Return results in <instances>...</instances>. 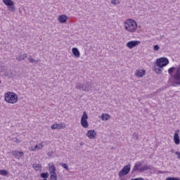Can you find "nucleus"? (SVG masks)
I'll use <instances>...</instances> for the list:
<instances>
[{
  "instance_id": "obj_5",
  "label": "nucleus",
  "mask_w": 180,
  "mask_h": 180,
  "mask_svg": "<svg viewBox=\"0 0 180 180\" xmlns=\"http://www.w3.org/2000/svg\"><path fill=\"white\" fill-rule=\"evenodd\" d=\"M169 64V60L165 57H162L156 60L155 65L160 68H164V67H167V65Z\"/></svg>"
},
{
  "instance_id": "obj_28",
  "label": "nucleus",
  "mask_w": 180,
  "mask_h": 180,
  "mask_svg": "<svg viewBox=\"0 0 180 180\" xmlns=\"http://www.w3.org/2000/svg\"><path fill=\"white\" fill-rule=\"evenodd\" d=\"M57 129H65V125L63 124H56Z\"/></svg>"
},
{
  "instance_id": "obj_39",
  "label": "nucleus",
  "mask_w": 180,
  "mask_h": 180,
  "mask_svg": "<svg viewBox=\"0 0 180 180\" xmlns=\"http://www.w3.org/2000/svg\"><path fill=\"white\" fill-rule=\"evenodd\" d=\"M0 84H2V82L0 80Z\"/></svg>"
},
{
  "instance_id": "obj_21",
  "label": "nucleus",
  "mask_w": 180,
  "mask_h": 180,
  "mask_svg": "<svg viewBox=\"0 0 180 180\" xmlns=\"http://www.w3.org/2000/svg\"><path fill=\"white\" fill-rule=\"evenodd\" d=\"M49 172H42L40 174L41 178H43V179H47L49 178Z\"/></svg>"
},
{
  "instance_id": "obj_18",
  "label": "nucleus",
  "mask_w": 180,
  "mask_h": 180,
  "mask_svg": "<svg viewBox=\"0 0 180 180\" xmlns=\"http://www.w3.org/2000/svg\"><path fill=\"white\" fill-rule=\"evenodd\" d=\"M153 71H155L156 72V74H159V75L162 74L163 68H161L160 67L157 68V67L154 66L153 68Z\"/></svg>"
},
{
  "instance_id": "obj_9",
  "label": "nucleus",
  "mask_w": 180,
  "mask_h": 180,
  "mask_svg": "<svg viewBox=\"0 0 180 180\" xmlns=\"http://www.w3.org/2000/svg\"><path fill=\"white\" fill-rule=\"evenodd\" d=\"M140 43H141L140 41H130L127 43L126 46L128 47V49H134V47H137Z\"/></svg>"
},
{
  "instance_id": "obj_17",
  "label": "nucleus",
  "mask_w": 180,
  "mask_h": 180,
  "mask_svg": "<svg viewBox=\"0 0 180 180\" xmlns=\"http://www.w3.org/2000/svg\"><path fill=\"white\" fill-rule=\"evenodd\" d=\"M25 58H27V54L24 53L23 55H19L15 60H17V61H23V60H25Z\"/></svg>"
},
{
  "instance_id": "obj_19",
  "label": "nucleus",
  "mask_w": 180,
  "mask_h": 180,
  "mask_svg": "<svg viewBox=\"0 0 180 180\" xmlns=\"http://www.w3.org/2000/svg\"><path fill=\"white\" fill-rule=\"evenodd\" d=\"M50 179L51 180H57V173L54 172H52L51 174H50Z\"/></svg>"
},
{
  "instance_id": "obj_10",
  "label": "nucleus",
  "mask_w": 180,
  "mask_h": 180,
  "mask_svg": "<svg viewBox=\"0 0 180 180\" xmlns=\"http://www.w3.org/2000/svg\"><path fill=\"white\" fill-rule=\"evenodd\" d=\"M142 166H143V163H141V162H136L134 168L131 172V175H132V176H134V172H136V171L140 172V167H142Z\"/></svg>"
},
{
  "instance_id": "obj_12",
  "label": "nucleus",
  "mask_w": 180,
  "mask_h": 180,
  "mask_svg": "<svg viewBox=\"0 0 180 180\" xmlns=\"http://www.w3.org/2000/svg\"><path fill=\"white\" fill-rule=\"evenodd\" d=\"M179 130L176 131V132L174 134V142L176 146H179L180 144V139H179Z\"/></svg>"
},
{
  "instance_id": "obj_13",
  "label": "nucleus",
  "mask_w": 180,
  "mask_h": 180,
  "mask_svg": "<svg viewBox=\"0 0 180 180\" xmlns=\"http://www.w3.org/2000/svg\"><path fill=\"white\" fill-rule=\"evenodd\" d=\"M146 75V70H136L135 73V77L139 78H143Z\"/></svg>"
},
{
  "instance_id": "obj_33",
  "label": "nucleus",
  "mask_w": 180,
  "mask_h": 180,
  "mask_svg": "<svg viewBox=\"0 0 180 180\" xmlns=\"http://www.w3.org/2000/svg\"><path fill=\"white\" fill-rule=\"evenodd\" d=\"M51 129H52V130H56L57 129V124H53L51 126Z\"/></svg>"
},
{
  "instance_id": "obj_11",
  "label": "nucleus",
  "mask_w": 180,
  "mask_h": 180,
  "mask_svg": "<svg viewBox=\"0 0 180 180\" xmlns=\"http://www.w3.org/2000/svg\"><path fill=\"white\" fill-rule=\"evenodd\" d=\"M12 155L15 157V158H18L19 160L20 158H22L25 155V153L23 151H18V150H13L11 152Z\"/></svg>"
},
{
  "instance_id": "obj_7",
  "label": "nucleus",
  "mask_w": 180,
  "mask_h": 180,
  "mask_svg": "<svg viewBox=\"0 0 180 180\" xmlns=\"http://www.w3.org/2000/svg\"><path fill=\"white\" fill-rule=\"evenodd\" d=\"M80 123L84 129H86L89 126V124L88 123V114L85 111L83 112Z\"/></svg>"
},
{
  "instance_id": "obj_2",
  "label": "nucleus",
  "mask_w": 180,
  "mask_h": 180,
  "mask_svg": "<svg viewBox=\"0 0 180 180\" xmlns=\"http://www.w3.org/2000/svg\"><path fill=\"white\" fill-rule=\"evenodd\" d=\"M125 30L134 33L137 30V22L133 19H128L124 22Z\"/></svg>"
},
{
  "instance_id": "obj_16",
  "label": "nucleus",
  "mask_w": 180,
  "mask_h": 180,
  "mask_svg": "<svg viewBox=\"0 0 180 180\" xmlns=\"http://www.w3.org/2000/svg\"><path fill=\"white\" fill-rule=\"evenodd\" d=\"M72 53L75 57L77 58H79V56H81V53H79V51L77 48H72Z\"/></svg>"
},
{
  "instance_id": "obj_29",
  "label": "nucleus",
  "mask_w": 180,
  "mask_h": 180,
  "mask_svg": "<svg viewBox=\"0 0 180 180\" xmlns=\"http://www.w3.org/2000/svg\"><path fill=\"white\" fill-rule=\"evenodd\" d=\"M62 167H63V168L66 169V171H70V167H68V165H67L66 163H63L62 165Z\"/></svg>"
},
{
  "instance_id": "obj_3",
  "label": "nucleus",
  "mask_w": 180,
  "mask_h": 180,
  "mask_svg": "<svg viewBox=\"0 0 180 180\" xmlns=\"http://www.w3.org/2000/svg\"><path fill=\"white\" fill-rule=\"evenodd\" d=\"M75 88L79 91H83V92H89V91H91V88H92V86L91 82H86L84 83H77Z\"/></svg>"
},
{
  "instance_id": "obj_15",
  "label": "nucleus",
  "mask_w": 180,
  "mask_h": 180,
  "mask_svg": "<svg viewBox=\"0 0 180 180\" xmlns=\"http://www.w3.org/2000/svg\"><path fill=\"white\" fill-rule=\"evenodd\" d=\"M68 17L65 15H61L58 16V21L60 23H67Z\"/></svg>"
},
{
  "instance_id": "obj_6",
  "label": "nucleus",
  "mask_w": 180,
  "mask_h": 180,
  "mask_svg": "<svg viewBox=\"0 0 180 180\" xmlns=\"http://www.w3.org/2000/svg\"><path fill=\"white\" fill-rule=\"evenodd\" d=\"M130 169H131V165L129 163L128 165L123 167L121 171L119 172L118 175L120 178H122V176H124L130 172Z\"/></svg>"
},
{
  "instance_id": "obj_37",
  "label": "nucleus",
  "mask_w": 180,
  "mask_h": 180,
  "mask_svg": "<svg viewBox=\"0 0 180 180\" xmlns=\"http://www.w3.org/2000/svg\"><path fill=\"white\" fill-rule=\"evenodd\" d=\"M171 153H174V149H172V150H171Z\"/></svg>"
},
{
  "instance_id": "obj_26",
  "label": "nucleus",
  "mask_w": 180,
  "mask_h": 180,
  "mask_svg": "<svg viewBox=\"0 0 180 180\" xmlns=\"http://www.w3.org/2000/svg\"><path fill=\"white\" fill-rule=\"evenodd\" d=\"M43 147V145L41 143H39V145H36L34 148H32V151H36V150H41V148Z\"/></svg>"
},
{
  "instance_id": "obj_23",
  "label": "nucleus",
  "mask_w": 180,
  "mask_h": 180,
  "mask_svg": "<svg viewBox=\"0 0 180 180\" xmlns=\"http://www.w3.org/2000/svg\"><path fill=\"white\" fill-rule=\"evenodd\" d=\"M32 168H34V169H35V171H39V169H40V168H41V167L40 166V165H39L37 163H34L32 165Z\"/></svg>"
},
{
  "instance_id": "obj_36",
  "label": "nucleus",
  "mask_w": 180,
  "mask_h": 180,
  "mask_svg": "<svg viewBox=\"0 0 180 180\" xmlns=\"http://www.w3.org/2000/svg\"><path fill=\"white\" fill-rule=\"evenodd\" d=\"M15 143H20V141H19L17 138L15 139Z\"/></svg>"
},
{
  "instance_id": "obj_35",
  "label": "nucleus",
  "mask_w": 180,
  "mask_h": 180,
  "mask_svg": "<svg viewBox=\"0 0 180 180\" xmlns=\"http://www.w3.org/2000/svg\"><path fill=\"white\" fill-rule=\"evenodd\" d=\"M111 4H112V5H117L116 0H111Z\"/></svg>"
},
{
  "instance_id": "obj_32",
  "label": "nucleus",
  "mask_w": 180,
  "mask_h": 180,
  "mask_svg": "<svg viewBox=\"0 0 180 180\" xmlns=\"http://www.w3.org/2000/svg\"><path fill=\"white\" fill-rule=\"evenodd\" d=\"M153 50H154L155 51H158V50H160V46H159L158 45H155V46H153Z\"/></svg>"
},
{
  "instance_id": "obj_38",
  "label": "nucleus",
  "mask_w": 180,
  "mask_h": 180,
  "mask_svg": "<svg viewBox=\"0 0 180 180\" xmlns=\"http://www.w3.org/2000/svg\"><path fill=\"white\" fill-rule=\"evenodd\" d=\"M80 146H84V143H80Z\"/></svg>"
},
{
  "instance_id": "obj_14",
  "label": "nucleus",
  "mask_w": 180,
  "mask_h": 180,
  "mask_svg": "<svg viewBox=\"0 0 180 180\" xmlns=\"http://www.w3.org/2000/svg\"><path fill=\"white\" fill-rule=\"evenodd\" d=\"M86 136L90 139H95V136H96V132H95V130H89L86 133Z\"/></svg>"
},
{
  "instance_id": "obj_22",
  "label": "nucleus",
  "mask_w": 180,
  "mask_h": 180,
  "mask_svg": "<svg viewBox=\"0 0 180 180\" xmlns=\"http://www.w3.org/2000/svg\"><path fill=\"white\" fill-rule=\"evenodd\" d=\"M8 174H9V172H8L6 169H0V175L6 176Z\"/></svg>"
},
{
  "instance_id": "obj_4",
  "label": "nucleus",
  "mask_w": 180,
  "mask_h": 180,
  "mask_svg": "<svg viewBox=\"0 0 180 180\" xmlns=\"http://www.w3.org/2000/svg\"><path fill=\"white\" fill-rule=\"evenodd\" d=\"M5 101L8 103H16L18 102V95L13 92L6 93Z\"/></svg>"
},
{
  "instance_id": "obj_20",
  "label": "nucleus",
  "mask_w": 180,
  "mask_h": 180,
  "mask_svg": "<svg viewBox=\"0 0 180 180\" xmlns=\"http://www.w3.org/2000/svg\"><path fill=\"white\" fill-rule=\"evenodd\" d=\"M148 169H150V167L145 165L140 168L139 172H144V171H148Z\"/></svg>"
},
{
  "instance_id": "obj_1",
  "label": "nucleus",
  "mask_w": 180,
  "mask_h": 180,
  "mask_svg": "<svg viewBox=\"0 0 180 180\" xmlns=\"http://www.w3.org/2000/svg\"><path fill=\"white\" fill-rule=\"evenodd\" d=\"M168 72L172 78V84L174 85H180V65L176 68L172 67L168 69Z\"/></svg>"
},
{
  "instance_id": "obj_8",
  "label": "nucleus",
  "mask_w": 180,
  "mask_h": 180,
  "mask_svg": "<svg viewBox=\"0 0 180 180\" xmlns=\"http://www.w3.org/2000/svg\"><path fill=\"white\" fill-rule=\"evenodd\" d=\"M3 2L4 4V5H6V6H8V8L9 9V11H11V12L15 11V3L13 2V1L12 0H3Z\"/></svg>"
},
{
  "instance_id": "obj_31",
  "label": "nucleus",
  "mask_w": 180,
  "mask_h": 180,
  "mask_svg": "<svg viewBox=\"0 0 180 180\" xmlns=\"http://www.w3.org/2000/svg\"><path fill=\"white\" fill-rule=\"evenodd\" d=\"M166 180H180L178 177H167Z\"/></svg>"
},
{
  "instance_id": "obj_24",
  "label": "nucleus",
  "mask_w": 180,
  "mask_h": 180,
  "mask_svg": "<svg viewBox=\"0 0 180 180\" xmlns=\"http://www.w3.org/2000/svg\"><path fill=\"white\" fill-rule=\"evenodd\" d=\"M110 119V115L109 114H103L102 120H109Z\"/></svg>"
},
{
  "instance_id": "obj_27",
  "label": "nucleus",
  "mask_w": 180,
  "mask_h": 180,
  "mask_svg": "<svg viewBox=\"0 0 180 180\" xmlns=\"http://www.w3.org/2000/svg\"><path fill=\"white\" fill-rule=\"evenodd\" d=\"M28 60L29 63H32V64H33L34 63H36V64H37V63H39V60H34V58H32L31 56L28 58Z\"/></svg>"
},
{
  "instance_id": "obj_34",
  "label": "nucleus",
  "mask_w": 180,
  "mask_h": 180,
  "mask_svg": "<svg viewBox=\"0 0 180 180\" xmlns=\"http://www.w3.org/2000/svg\"><path fill=\"white\" fill-rule=\"evenodd\" d=\"M131 180H144V179L142 177H139V178L131 179Z\"/></svg>"
},
{
  "instance_id": "obj_25",
  "label": "nucleus",
  "mask_w": 180,
  "mask_h": 180,
  "mask_svg": "<svg viewBox=\"0 0 180 180\" xmlns=\"http://www.w3.org/2000/svg\"><path fill=\"white\" fill-rule=\"evenodd\" d=\"M49 171L50 174H51L53 172L56 173V166L54 165H52L51 167H49Z\"/></svg>"
},
{
  "instance_id": "obj_30",
  "label": "nucleus",
  "mask_w": 180,
  "mask_h": 180,
  "mask_svg": "<svg viewBox=\"0 0 180 180\" xmlns=\"http://www.w3.org/2000/svg\"><path fill=\"white\" fill-rule=\"evenodd\" d=\"M133 139H134L135 140H139V134H137L136 132H134L133 134Z\"/></svg>"
}]
</instances>
